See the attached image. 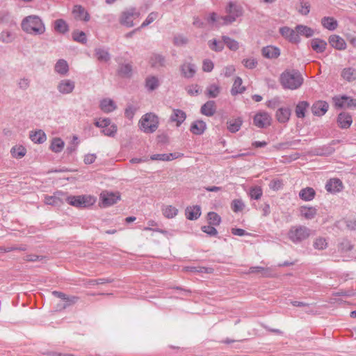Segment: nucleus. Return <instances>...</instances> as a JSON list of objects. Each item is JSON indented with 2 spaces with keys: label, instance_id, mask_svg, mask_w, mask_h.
Listing matches in <instances>:
<instances>
[{
  "label": "nucleus",
  "instance_id": "09e8293b",
  "mask_svg": "<svg viewBox=\"0 0 356 356\" xmlns=\"http://www.w3.org/2000/svg\"><path fill=\"white\" fill-rule=\"evenodd\" d=\"M208 45L212 51H221L224 48V42L223 40L221 42L213 39L208 42Z\"/></svg>",
  "mask_w": 356,
  "mask_h": 356
},
{
  "label": "nucleus",
  "instance_id": "f3484780",
  "mask_svg": "<svg viewBox=\"0 0 356 356\" xmlns=\"http://www.w3.org/2000/svg\"><path fill=\"white\" fill-rule=\"evenodd\" d=\"M328 42L330 44L338 50L345 49L346 43L345 40L337 35H332L329 37Z\"/></svg>",
  "mask_w": 356,
  "mask_h": 356
},
{
  "label": "nucleus",
  "instance_id": "4d7b16f0",
  "mask_svg": "<svg viewBox=\"0 0 356 356\" xmlns=\"http://www.w3.org/2000/svg\"><path fill=\"white\" fill-rule=\"evenodd\" d=\"M117 126L115 124H111L104 129H102V132L105 136L113 137L117 132Z\"/></svg>",
  "mask_w": 356,
  "mask_h": 356
},
{
  "label": "nucleus",
  "instance_id": "7c9ffc66",
  "mask_svg": "<svg viewBox=\"0 0 356 356\" xmlns=\"http://www.w3.org/2000/svg\"><path fill=\"white\" fill-rule=\"evenodd\" d=\"M311 47L316 53L323 52L327 47V42L319 38H314L311 40Z\"/></svg>",
  "mask_w": 356,
  "mask_h": 356
},
{
  "label": "nucleus",
  "instance_id": "774afa93",
  "mask_svg": "<svg viewBox=\"0 0 356 356\" xmlns=\"http://www.w3.org/2000/svg\"><path fill=\"white\" fill-rule=\"evenodd\" d=\"M213 63L211 60L209 59H205L203 61L202 70L207 72H211L212 70L213 69Z\"/></svg>",
  "mask_w": 356,
  "mask_h": 356
},
{
  "label": "nucleus",
  "instance_id": "a18cd8bd",
  "mask_svg": "<svg viewBox=\"0 0 356 356\" xmlns=\"http://www.w3.org/2000/svg\"><path fill=\"white\" fill-rule=\"evenodd\" d=\"M222 39L224 42V45L225 44L230 50L236 51L238 49V42L235 40L225 35L222 36Z\"/></svg>",
  "mask_w": 356,
  "mask_h": 356
},
{
  "label": "nucleus",
  "instance_id": "a19ab883",
  "mask_svg": "<svg viewBox=\"0 0 356 356\" xmlns=\"http://www.w3.org/2000/svg\"><path fill=\"white\" fill-rule=\"evenodd\" d=\"M220 87L215 83L209 86L205 90V95L209 98H216L220 92Z\"/></svg>",
  "mask_w": 356,
  "mask_h": 356
},
{
  "label": "nucleus",
  "instance_id": "603ef678",
  "mask_svg": "<svg viewBox=\"0 0 356 356\" xmlns=\"http://www.w3.org/2000/svg\"><path fill=\"white\" fill-rule=\"evenodd\" d=\"M338 248L341 252H346L350 251L353 246L348 239L344 238L339 244Z\"/></svg>",
  "mask_w": 356,
  "mask_h": 356
},
{
  "label": "nucleus",
  "instance_id": "4be33fe9",
  "mask_svg": "<svg viewBox=\"0 0 356 356\" xmlns=\"http://www.w3.org/2000/svg\"><path fill=\"white\" fill-rule=\"evenodd\" d=\"M196 65L191 63H185L181 66V71L186 78H192L196 72Z\"/></svg>",
  "mask_w": 356,
  "mask_h": 356
},
{
  "label": "nucleus",
  "instance_id": "ea45409f",
  "mask_svg": "<svg viewBox=\"0 0 356 356\" xmlns=\"http://www.w3.org/2000/svg\"><path fill=\"white\" fill-rule=\"evenodd\" d=\"M54 30L60 33H65L69 31L67 22L63 19H56L54 24Z\"/></svg>",
  "mask_w": 356,
  "mask_h": 356
},
{
  "label": "nucleus",
  "instance_id": "ddd939ff",
  "mask_svg": "<svg viewBox=\"0 0 356 356\" xmlns=\"http://www.w3.org/2000/svg\"><path fill=\"white\" fill-rule=\"evenodd\" d=\"M100 198L104 207H109L117 202L119 196L113 193L104 191L101 193Z\"/></svg>",
  "mask_w": 356,
  "mask_h": 356
},
{
  "label": "nucleus",
  "instance_id": "f704fd0d",
  "mask_svg": "<svg viewBox=\"0 0 356 356\" xmlns=\"http://www.w3.org/2000/svg\"><path fill=\"white\" fill-rule=\"evenodd\" d=\"M296 31L298 33V36L302 35L306 38H310L314 35V31L305 25L299 24L296 26Z\"/></svg>",
  "mask_w": 356,
  "mask_h": 356
},
{
  "label": "nucleus",
  "instance_id": "37998d69",
  "mask_svg": "<svg viewBox=\"0 0 356 356\" xmlns=\"http://www.w3.org/2000/svg\"><path fill=\"white\" fill-rule=\"evenodd\" d=\"M26 153V149L22 145L15 146L10 150L12 156L17 159L22 158L25 156Z\"/></svg>",
  "mask_w": 356,
  "mask_h": 356
},
{
  "label": "nucleus",
  "instance_id": "2eb2a0df",
  "mask_svg": "<svg viewBox=\"0 0 356 356\" xmlns=\"http://www.w3.org/2000/svg\"><path fill=\"white\" fill-rule=\"evenodd\" d=\"M328 108L329 105L326 102L318 101L313 104L312 111L314 115L322 116L327 112Z\"/></svg>",
  "mask_w": 356,
  "mask_h": 356
},
{
  "label": "nucleus",
  "instance_id": "69168bd1",
  "mask_svg": "<svg viewBox=\"0 0 356 356\" xmlns=\"http://www.w3.org/2000/svg\"><path fill=\"white\" fill-rule=\"evenodd\" d=\"M250 197L254 200H259L262 195V190L259 187L253 188L250 190Z\"/></svg>",
  "mask_w": 356,
  "mask_h": 356
},
{
  "label": "nucleus",
  "instance_id": "de8ad7c7",
  "mask_svg": "<svg viewBox=\"0 0 356 356\" xmlns=\"http://www.w3.org/2000/svg\"><path fill=\"white\" fill-rule=\"evenodd\" d=\"M17 85L19 90L25 91L28 90L31 86V79L26 76L19 78L17 81Z\"/></svg>",
  "mask_w": 356,
  "mask_h": 356
},
{
  "label": "nucleus",
  "instance_id": "e2e57ef3",
  "mask_svg": "<svg viewBox=\"0 0 356 356\" xmlns=\"http://www.w3.org/2000/svg\"><path fill=\"white\" fill-rule=\"evenodd\" d=\"M283 186L282 180L275 179H273L269 184V188L273 191H278Z\"/></svg>",
  "mask_w": 356,
  "mask_h": 356
},
{
  "label": "nucleus",
  "instance_id": "4c0bfd02",
  "mask_svg": "<svg viewBox=\"0 0 356 356\" xmlns=\"http://www.w3.org/2000/svg\"><path fill=\"white\" fill-rule=\"evenodd\" d=\"M341 76L348 82L356 79V69L353 67L344 68L341 72Z\"/></svg>",
  "mask_w": 356,
  "mask_h": 356
},
{
  "label": "nucleus",
  "instance_id": "7ed1b4c3",
  "mask_svg": "<svg viewBox=\"0 0 356 356\" xmlns=\"http://www.w3.org/2000/svg\"><path fill=\"white\" fill-rule=\"evenodd\" d=\"M159 124L158 116L152 113H147L143 115L138 122L139 128L146 134H152L156 131Z\"/></svg>",
  "mask_w": 356,
  "mask_h": 356
},
{
  "label": "nucleus",
  "instance_id": "58836bf2",
  "mask_svg": "<svg viewBox=\"0 0 356 356\" xmlns=\"http://www.w3.org/2000/svg\"><path fill=\"white\" fill-rule=\"evenodd\" d=\"M309 104L307 102H300L296 106L295 113L298 118H303L305 116V111Z\"/></svg>",
  "mask_w": 356,
  "mask_h": 356
},
{
  "label": "nucleus",
  "instance_id": "1a4fd4ad",
  "mask_svg": "<svg viewBox=\"0 0 356 356\" xmlns=\"http://www.w3.org/2000/svg\"><path fill=\"white\" fill-rule=\"evenodd\" d=\"M280 33L292 43L297 44L300 42V37L296 29H292L288 26H283L280 29Z\"/></svg>",
  "mask_w": 356,
  "mask_h": 356
},
{
  "label": "nucleus",
  "instance_id": "423d86ee",
  "mask_svg": "<svg viewBox=\"0 0 356 356\" xmlns=\"http://www.w3.org/2000/svg\"><path fill=\"white\" fill-rule=\"evenodd\" d=\"M67 202L74 207L84 208L92 205L95 199L90 195L68 196L66 198Z\"/></svg>",
  "mask_w": 356,
  "mask_h": 356
},
{
  "label": "nucleus",
  "instance_id": "473e14b6",
  "mask_svg": "<svg viewBox=\"0 0 356 356\" xmlns=\"http://www.w3.org/2000/svg\"><path fill=\"white\" fill-rule=\"evenodd\" d=\"M243 123V120L241 118L231 119L227 122V129L232 133H236L238 131Z\"/></svg>",
  "mask_w": 356,
  "mask_h": 356
},
{
  "label": "nucleus",
  "instance_id": "f03ea898",
  "mask_svg": "<svg viewBox=\"0 0 356 356\" xmlns=\"http://www.w3.org/2000/svg\"><path fill=\"white\" fill-rule=\"evenodd\" d=\"M280 81L284 88L295 90L302 84L303 78L299 72L293 70L282 73Z\"/></svg>",
  "mask_w": 356,
  "mask_h": 356
},
{
  "label": "nucleus",
  "instance_id": "5701e85b",
  "mask_svg": "<svg viewBox=\"0 0 356 356\" xmlns=\"http://www.w3.org/2000/svg\"><path fill=\"white\" fill-rule=\"evenodd\" d=\"M216 111V106L214 101L209 100L201 107V113L207 116H213Z\"/></svg>",
  "mask_w": 356,
  "mask_h": 356
},
{
  "label": "nucleus",
  "instance_id": "dca6fc26",
  "mask_svg": "<svg viewBox=\"0 0 356 356\" xmlns=\"http://www.w3.org/2000/svg\"><path fill=\"white\" fill-rule=\"evenodd\" d=\"M342 188V181L337 178L330 179L325 184L326 190L332 193L339 192Z\"/></svg>",
  "mask_w": 356,
  "mask_h": 356
},
{
  "label": "nucleus",
  "instance_id": "338daca9",
  "mask_svg": "<svg viewBox=\"0 0 356 356\" xmlns=\"http://www.w3.org/2000/svg\"><path fill=\"white\" fill-rule=\"evenodd\" d=\"M0 40L4 43L11 42L13 40L11 33L9 31L1 32L0 34Z\"/></svg>",
  "mask_w": 356,
  "mask_h": 356
},
{
  "label": "nucleus",
  "instance_id": "2f4dec72",
  "mask_svg": "<svg viewBox=\"0 0 356 356\" xmlns=\"http://www.w3.org/2000/svg\"><path fill=\"white\" fill-rule=\"evenodd\" d=\"M315 195V191L311 187L302 188L299 193L300 198L305 201L312 200L314 198Z\"/></svg>",
  "mask_w": 356,
  "mask_h": 356
},
{
  "label": "nucleus",
  "instance_id": "393cba45",
  "mask_svg": "<svg viewBox=\"0 0 356 356\" xmlns=\"http://www.w3.org/2000/svg\"><path fill=\"white\" fill-rule=\"evenodd\" d=\"M73 13L76 18L81 20H83L84 22H88L90 20V15L81 6H75L73 8Z\"/></svg>",
  "mask_w": 356,
  "mask_h": 356
},
{
  "label": "nucleus",
  "instance_id": "c756f323",
  "mask_svg": "<svg viewBox=\"0 0 356 356\" xmlns=\"http://www.w3.org/2000/svg\"><path fill=\"white\" fill-rule=\"evenodd\" d=\"M179 156V153H170V154H153L150 156V159L153 161H168L173 159H177Z\"/></svg>",
  "mask_w": 356,
  "mask_h": 356
},
{
  "label": "nucleus",
  "instance_id": "c85d7f7f",
  "mask_svg": "<svg viewBox=\"0 0 356 356\" xmlns=\"http://www.w3.org/2000/svg\"><path fill=\"white\" fill-rule=\"evenodd\" d=\"M29 136L31 140L35 143L41 144L47 140L45 133L41 129H38L35 131H31Z\"/></svg>",
  "mask_w": 356,
  "mask_h": 356
},
{
  "label": "nucleus",
  "instance_id": "052dcab7",
  "mask_svg": "<svg viewBox=\"0 0 356 356\" xmlns=\"http://www.w3.org/2000/svg\"><path fill=\"white\" fill-rule=\"evenodd\" d=\"M45 204L52 206H58L61 202L60 200L55 195L46 196L44 198Z\"/></svg>",
  "mask_w": 356,
  "mask_h": 356
},
{
  "label": "nucleus",
  "instance_id": "79ce46f5",
  "mask_svg": "<svg viewBox=\"0 0 356 356\" xmlns=\"http://www.w3.org/2000/svg\"><path fill=\"white\" fill-rule=\"evenodd\" d=\"M64 147V142L60 138H55L52 140L50 149L56 153L60 152Z\"/></svg>",
  "mask_w": 356,
  "mask_h": 356
},
{
  "label": "nucleus",
  "instance_id": "6e6d98bb",
  "mask_svg": "<svg viewBox=\"0 0 356 356\" xmlns=\"http://www.w3.org/2000/svg\"><path fill=\"white\" fill-rule=\"evenodd\" d=\"M131 70H132V68H131V65H129V64L122 65L118 70V74L121 76H124V77L129 76L131 75Z\"/></svg>",
  "mask_w": 356,
  "mask_h": 356
},
{
  "label": "nucleus",
  "instance_id": "9d476101",
  "mask_svg": "<svg viewBox=\"0 0 356 356\" xmlns=\"http://www.w3.org/2000/svg\"><path fill=\"white\" fill-rule=\"evenodd\" d=\"M75 88L74 81L70 79H63L61 80L58 86L57 90L63 95H68L73 92Z\"/></svg>",
  "mask_w": 356,
  "mask_h": 356
},
{
  "label": "nucleus",
  "instance_id": "13d9d810",
  "mask_svg": "<svg viewBox=\"0 0 356 356\" xmlns=\"http://www.w3.org/2000/svg\"><path fill=\"white\" fill-rule=\"evenodd\" d=\"M158 17V13L152 12L149 13L146 19L143 22L141 26L138 29V30L148 26L149 24L153 22Z\"/></svg>",
  "mask_w": 356,
  "mask_h": 356
},
{
  "label": "nucleus",
  "instance_id": "4468645a",
  "mask_svg": "<svg viewBox=\"0 0 356 356\" xmlns=\"http://www.w3.org/2000/svg\"><path fill=\"white\" fill-rule=\"evenodd\" d=\"M353 122L352 116L346 112H341L337 117V123L340 128L348 129Z\"/></svg>",
  "mask_w": 356,
  "mask_h": 356
},
{
  "label": "nucleus",
  "instance_id": "680f3d73",
  "mask_svg": "<svg viewBox=\"0 0 356 356\" xmlns=\"http://www.w3.org/2000/svg\"><path fill=\"white\" fill-rule=\"evenodd\" d=\"M111 124V120L109 118H99L95 122L96 127L102 128L104 129L108 125Z\"/></svg>",
  "mask_w": 356,
  "mask_h": 356
},
{
  "label": "nucleus",
  "instance_id": "0eeeda50",
  "mask_svg": "<svg viewBox=\"0 0 356 356\" xmlns=\"http://www.w3.org/2000/svg\"><path fill=\"white\" fill-rule=\"evenodd\" d=\"M335 106L338 108L356 107V99L348 96L335 97L333 98Z\"/></svg>",
  "mask_w": 356,
  "mask_h": 356
},
{
  "label": "nucleus",
  "instance_id": "a878e982",
  "mask_svg": "<svg viewBox=\"0 0 356 356\" xmlns=\"http://www.w3.org/2000/svg\"><path fill=\"white\" fill-rule=\"evenodd\" d=\"M201 215V209L200 206L188 207L186 209V216L188 220H194L197 219Z\"/></svg>",
  "mask_w": 356,
  "mask_h": 356
},
{
  "label": "nucleus",
  "instance_id": "f8f14e48",
  "mask_svg": "<svg viewBox=\"0 0 356 356\" xmlns=\"http://www.w3.org/2000/svg\"><path fill=\"white\" fill-rule=\"evenodd\" d=\"M52 294L55 297H57L65 302V304L61 307L63 309L66 308L68 306L75 304L79 299V298L76 296H68L64 293L57 291H54L52 292Z\"/></svg>",
  "mask_w": 356,
  "mask_h": 356
},
{
  "label": "nucleus",
  "instance_id": "c03bdc74",
  "mask_svg": "<svg viewBox=\"0 0 356 356\" xmlns=\"http://www.w3.org/2000/svg\"><path fill=\"white\" fill-rule=\"evenodd\" d=\"M242 79L240 77H236L234 80L231 93L232 95L242 93L245 90V88L241 86Z\"/></svg>",
  "mask_w": 356,
  "mask_h": 356
},
{
  "label": "nucleus",
  "instance_id": "b1692460",
  "mask_svg": "<svg viewBox=\"0 0 356 356\" xmlns=\"http://www.w3.org/2000/svg\"><path fill=\"white\" fill-rule=\"evenodd\" d=\"M186 114L184 111L180 109H174L170 115V120L177 123V127H179L181 123L186 120Z\"/></svg>",
  "mask_w": 356,
  "mask_h": 356
},
{
  "label": "nucleus",
  "instance_id": "72a5a7b5",
  "mask_svg": "<svg viewBox=\"0 0 356 356\" xmlns=\"http://www.w3.org/2000/svg\"><path fill=\"white\" fill-rule=\"evenodd\" d=\"M206 129V123L202 120L194 122L191 126L190 131L195 135H201Z\"/></svg>",
  "mask_w": 356,
  "mask_h": 356
},
{
  "label": "nucleus",
  "instance_id": "8fccbe9b",
  "mask_svg": "<svg viewBox=\"0 0 356 356\" xmlns=\"http://www.w3.org/2000/svg\"><path fill=\"white\" fill-rule=\"evenodd\" d=\"M72 38L74 41L86 44L87 42V37L83 31H74L72 33Z\"/></svg>",
  "mask_w": 356,
  "mask_h": 356
},
{
  "label": "nucleus",
  "instance_id": "20e7f679",
  "mask_svg": "<svg viewBox=\"0 0 356 356\" xmlns=\"http://www.w3.org/2000/svg\"><path fill=\"white\" fill-rule=\"evenodd\" d=\"M311 229L303 225L292 226L288 232V238L294 243H299L309 237Z\"/></svg>",
  "mask_w": 356,
  "mask_h": 356
},
{
  "label": "nucleus",
  "instance_id": "0e129e2a",
  "mask_svg": "<svg viewBox=\"0 0 356 356\" xmlns=\"http://www.w3.org/2000/svg\"><path fill=\"white\" fill-rule=\"evenodd\" d=\"M201 229L209 236H216L218 234L216 229L213 226L204 225L202 227Z\"/></svg>",
  "mask_w": 356,
  "mask_h": 356
},
{
  "label": "nucleus",
  "instance_id": "6e6552de",
  "mask_svg": "<svg viewBox=\"0 0 356 356\" xmlns=\"http://www.w3.org/2000/svg\"><path fill=\"white\" fill-rule=\"evenodd\" d=\"M271 118L266 112L257 113L253 119V123L259 128H265L270 124Z\"/></svg>",
  "mask_w": 356,
  "mask_h": 356
},
{
  "label": "nucleus",
  "instance_id": "bf43d9fd",
  "mask_svg": "<svg viewBox=\"0 0 356 356\" xmlns=\"http://www.w3.org/2000/svg\"><path fill=\"white\" fill-rule=\"evenodd\" d=\"M177 212L178 210L172 206H168L163 209V215L168 218L175 217Z\"/></svg>",
  "mask_w": 356,
  "mask_h": 356
},
{
  "label": "nucleus",
  "instance_id": "c9c22d12",
  "mask_svg": "<svg viewBox=\"0 0 356 356\" xmlns=\"http://www.w3.org/2000/svg\"><path fill=\"white\" fill-rule=\"evenodd\" d=\"M321 24L325 28L330 31H334L338 26L337 21L331 17H324L321 19Z\"/></svg>",
  "mask_w": 356,
  "mask_h": 356
},
{
  "label": "nucleus",
  "instance_id": "aec40b11",
  "mask_svg": "<svg viewBox=\"0 0 356 356\" xmlns=\"http://www.w3.org/2000/svg\"><path fill=\"white\" fill-rule=\"evenodd\" d=\"M165 58L161 54H154L149 58V64L150 65L155 68L159 69L160 67H163L165 66Z\"/></svg>",
  "mask_w": 356,
  "mask_h": 356
},
{
  "label": "nucleus",
  "instance_id": "bb28decb",
  "mask_svg": "<svg viewBox=\"0 0 356 356\" xmlns=\"http://www.w3.org/2000/svg\"><path fill=\"white\" fill-rule=\"evenodd\" d=\"M300 213L301 216L305 218L312 220L316 216L317 210L316 208L312 207L302 206L300 207Z\"/></svg>",
  "mask_w": 356,
  "mask_h": 356
},
{
  "label": "nucleus",
  "instance_id": "6ab92c4d",
  "mask_svg": "<svg viewBox=\"0 0 356 356\" xmlns=\"http://www.w3.org/2000/svg\"><path fill=\"white\" fill-rule=\"evenodd\" d=\"M261 53L264 57L273 59L277 58L280 55V50L274 46H267L263 47Z\"/></svg>",
  "mask_w": 356,
  "mask_h": 356
},
{
  "label": "nucleus",
  "instance_id": "3c124183",
  "mask_svg": "<svg viewBox=\"0 0 356 356\" xmlns=\"http://www.w3.org/2000/svg\"><path fill=\"white\" fill-rule=\"evenodd\" d=\"M313 245L315 249L318 250H323L327 248V243L325 238L323 237H318L315 239Z\"/></svg>",
  "mask_w": 356,
  "mask_h": 356
},
{
  "label": "nucleus",
  "instance_id": "cd10ccee",
  "mask_svg": "<svg viewBox=\"0 0 356 356\" xmlns=\"http://www.w3.org/2000/svg\"><path fill=\"white\" fill-rule=\"evenodd\" d=\"M95 56L99 62L106 63L111 59L108 51L104 48H95Z\"/></svg>",
  "mask_w": 356,
  "mask_h": 356
},
{
  "label": "nucleus",
  "instance_id": "412c9836",
  "mask_svg": "<svg viewBox=\"0 0 356 356\" xmlns=\"http://www.w3.org/2000/svg\"><path fill=\"white\" fill-rule=\"evenodd\" d=\"M99 108L104 113H111L116 109L117 106L112 99L104 98L100 101Z\"/></svg>",
  "mask_w": 356,
  "mask_h": 356
},
{
  "label": "nucleus",
  "instance_id": "e433bc0d",
  "mask_svg": "<svg viewBox=\"0 0 356 356\" xmlns=\"http://www.w3.org/2000/svg\"><path fill=\"white\" fill-rule=\"evenodd\" d=\"M55 71L61 74L65 75L69 71V66L66 60L63 59L58 60L54 67Z\"/></svg>",
  "mask_w": 356,
  "mask_h": 356
},
{
  "label": "nucleus",
  "instance_id": "864d4df0",
  "mask_svg": "<svg viewBox=\"0 0 356 356\" xmlns=\"http://www.w3.org/2000/svg\"><path fill=\"white\" fill-rule=\"evenodd\" d=\"M249 273H261L263 277H269L270 276V269L265 268L261 266H254L251 267L249 270Z\"/></svg>",
  "mask_w": 356,
  "mask_h": 356
},
{
  "label": "nucleus",
  "instance_id": "a211bd4d",
  "mask_svg": "<svg viewBox=\"0 0 356 356\" xmlns=\"http://www.w3.org/2000/svg\"><path fill=\"white\" fill-rule=\"evenodd\" d=\"M291 114V111L289 108L282 107L277 109L275 116L279 122L286 123L289 120Z\"/></svg>",
  "mask_w": 356,
  "mask_h": 356
},
{
  "label": "nucleus",
  "instance_id": "5fc2aeb1",
  "mask_svg": "<svg viewBox=\"0 0 356 356\" xmlns=\"http://www.w3.org/2000/svg\"><path fill=\"white\" fill-rule=\"evenodd\" d=\"M209 223L212 225H218L220 223L221 218L219 215L215 212H209L207 214Z\"/></svg>",
  "mask_w": 356,
  "mask_h": 356
},
{
  "label": "nucleus",
  "instance_id": "f257e3e1",
  "mask_svg": "<svg viewBox=\"0 0 356 356\" xmlns=\"http://www.w3.org/2000/svg\"><path fill=\"white\" fill-rule=\"evenodd\" d=\"M22 29L29 34L41 35L45 31V26L38 15H29L24 17L21 23Z\"/></svg>",
  "mask_w": 356,
  "mask_h": 356
},
{
  "label": "nucleus",
  "instance_id": "9b49d317",
  "mask_svg": "<svg viewBox=\"0 0 356 356\" xmlns=\"http://www.w3.org/2000/svg\"><path fill=\"white\" fill-rule=\"evenodd\" d=\"M119 22L122 26L131 27L134 25V8H129L122 12Z\"/></svg>",
  "mask_w": 356,
  "mask_h": 356
},
{
  "label": "nucleus",
  "instance_id": "49530a36",
  "mask_svg": "<svg viewBox=\"0 0 356 356\" xmlns=\"http://www.w3.org/2000/svg\"><path fill=\"white\" fill-rule=\"evenodd\" d=\"M147 88L151 91L154 90L159 86V80L154 76H149L145 80Z\"/></svg>",
  "mask_w": 356,
  "mask_h": 356
},
{
  "label": "nucleus",
  "instance_id": "39448f33",
  "mask_svg": "<svg viewBox=\"0 0 356 356\" xmlns=\"http://www.w3.org/2000/svg\"><path fill=\"white\" fill-rule=\"evenodd\" d=\"M227 15L222 17L224 24H229L236 20V18L243 15V8L236 3L230 1L225 8Z\"/></svg>",
  "mask_w": 356,
  "mask_h": 356
}]
</instances>
